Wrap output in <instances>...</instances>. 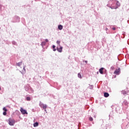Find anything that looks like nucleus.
<instances>
[{
    "label": "nucleus",
    "mask_w": 129,
    "mask_h": 129,
    "mask_svg": "<svg viewBox=\"0 0 129 129\" xmlns=\"http://www.w3.org/2000/svg\"><path fill=\"white\" fill-rule=\"evenodd\" d=\"M120 6V4L118 1L115 0H110L108 2V4L107 5V7L110 8V9H116L118 7Z\"/></svg>",
    "instance_id": "f257e3e1"
},
{
    "label": "nucleus",
    "mask_w": 129,
    "mask_h": 129,
    "mask_svg": "<svg viewBox=\"0 0 129 129\" xmlns=\"http://www.w3.org/2000/svg\"><path fill=\"white\" fill-rule=\"evenodd\" d=\"M25 89L26 91H27V92H29V93H33V92H34V90L31 88L30 85H26L25 86Z\"/></svg>",
    "instance_id": "f03ea898"
},
{
    "label": "nucleus",
    "mask_w": 129,
    "mask_h": 129,
    "mask_svg": "<svg viewBox=\"0 0 129 129\" xmlns=\"http://www.w3.org/2000/svg\"><path fill=\"white\" fill-rule=\"evenodd\" d=\"M39 106L41 108L44 109L45 111H47V104H45L41 102L39 103Z\"/></svg>",
    "instance_id": "7ed1b4c3"
},
{
    "label": "nucleus",
    "mask_w": 129,
    "mask_h": 129,
    "mask_svg": "<svg viewBox=\"0 0 129 129\" xmlns=\"http://www.w3.org/2000/svg\"><path fill=\"white\" fill-rule=\"evenodd\" d=\"M48 42H49V40H48V39H46L45 41H42L41 42V46H42V48H44V46L47 45V43H48Z\"/></svg>",
    "instance_id": "20e7f679"
},
{
    "label": "nucleus",
    "mask_w": 129,
    "mask_h": 129,
    "mask_svg": "<svg viewBox=\"0 0 129 129\" xmlns=\"http://www.w3.org/2000/svg\"><path fill=\"white\" fill-rule=\"evenodd\" d=\"M16 121L15 120V119H10L9 120V124H10V125H14Z\"/></svg>",
    "instance_id": "39448f33"
},
{
    "label": "nucleus",
    "mask_w": 129,
    "mask_h": 129,
    "mask_svg": "<svg viewBox=\"0 0 129 129\" xmlns=\"http://www.w3.org/2000/svg\"><path fill=\"white\" fill-rule=\"evenodd\" d=\"M20 111H21L22 114H28V112H27V111L26 110L24 109V108H23V107H21Z\"/></svg>",
    "instance_id": "423d86ee"
},
{
    "label": "nucleus",
    "mask_w": 129,
    "mask_h": 129,
    "mask_svg": "<svg viewBox=\"0 0 129 129\" xmlns=\"http://www.w3.org/2000/svg\"><path fill=\"white\" fill-rule=\"evenodd\" d=\"M114 73L116 75H119L120 74V68H118V69H116Z\"/></svg>",
    "instance_id": "0eeeda50"
},
{
    "label": "nucleus",
    "mask_w": 129,
    "mask_h": 129,
    "mask_svg": "<svg viewBox=\"0 0 129 129\" xmlns=\"http://www.w3.org/2000/svg\"><path fill=\"white\" fill-rule=\"evenodd\" d=\"M14 21H13V23H18L20 22V17L18 16H15L14 18Z\"/></svg>",
    "instance_id": "6e6552de"
},
{
    "label": "nucleus",
    "mask_w": 129,
    "mask_h": 129,
    "mask_svg": "<svg viewBox=\"0 0 129 129\" xmlns=\"http://www.w3.org/2000/svg\"><path fill=\"white\" fill-rule=\"evenodd\" d=\"M63 49V47L61 46V45H58L57 47V50L58 52L59 53H61Z\"/></svg>",
    "instance_id": "1a4fd4ad"
},
{
    "label": "nucleus",
    "mask_w": 129,
    "mask_h": 129,
    "mask_svg": "<svg viewBox=\"0 0 129 129\" xmlns=\"http://www.w3.org/2000/svg\"><path fill=\"white\" fill-rule=\"evenodd\" d=\"M26 66H24L23 67V70L24 71H20V73L22 74V75H24V74H25V73H26Z\"/></svg>",
    "instance_id": "9d476101"
},
{
    "label": "nucleus",
    "mask_w": 129,
    "mask_h": 129,
    "mask_svg": "<svg viewBox=\"0 0 129 129\" xmlns=\"http://www.w3.org/2000/svg\"><path fill=\"white\" fill-rule=\"evenodd\" d=\"M121 94H123V95H126V94H127V92H126L124 90L121 91Z\"/></svg>",
    "instance_id": "9b49d317"
},
{
    "label": "nucleus",
    "mask_w": 129,
    "mask_h": 129,
    "mask_svg": "<svg viewBox=\"0 0 129 129\" xmlns=\"http://www.w3.org/2000/svg\"><path fill=\"white\" fill-rule=\"evenodd\" d=\"M23 64V62H19L16 63L17 66H18V67H21V65H22Z\"/></svg>",
    "instance_id": "f8f14e48"
},
{
    "label": "nucleus",
    "mask_w": 129,
    "mask_h": 129,
    "mask_svg": "<svg viewBox=\"0 0 129 129\" xmlns=\"http://www.w3.org/2000/svg\"><path fill=\"white\" fill-rule=\"evenodd\" d=\"M103 68H101V69H99V72L100 74H103Z\"/></svg>",
    "instance_id": "ddd939ff"
},
{
    "label": "nucleus",
    "mask_w": 129,
    "mask_h": 129,
    "mask_svg": "<svg viewBox=\"0 0 129 129\" xmlns=\"http://www.w3.org/2000/svg\"><path fill=\"white\" fill-rule=\"evenodd\" d=\"M38 125H39V123L38 122H36L33 124V126H34V127H37V126H38Z\"/></svg>",
    "instance_id": "4468645a"
},
{
    "label": "nucleus",
    "mask_w": 129,
    "mask_h": 129,
    "mask_svg": "<svg viewBox=\"0 0 129 129\" xmlns=\"http://www.w3.org/2000/svg\"><path fill=\"white\" fill-rule=\"evenodd\" d=\"M104 97H108V96H109V94H108V93H104Z\"/></svg>",
    "instance_id": "2eb2a0df"
},
{
    "label": "nucleus",
    "mask_w": 129,
    "mask_h": 129,
    "mask_svg": "<svg viewBox=\"0 0 129 129\" xmlns=\"http://www.w3.org/2000/svg\"><path fill=\"white\" fill-rule=\"evenodd\" d=\"M58 30H62L63 29V26L61 25H58Z\"/></svg>",
    "instance_id": "dca6fc26"
},
{
    "label": "nucleus",
    "mask_w": 129,
    "mask_h": 129,
    "mask_svg": "<svg viewBox=\"0 0 129 129\" xmlns=\"http://www.w3.org/2000/svg\"><path fill=\"white\" fill-rule=\"evenodd\" d=\"M78 77L79 78H80V79H81L82 78V77L81 74L80 73H79L78 74Z\"/></svg>",
    "instance_id": "f3484780"
},
{
    "label": "nucleus",
    "mask_w": 129,
    "mask_h": 129,
    "mask_svg": "<svg viewBox=\"0 0 129 129\" xmlns=\"http://www.w3.org/2000/svg\"><path fill=\"white\" fill-rule=\"evenodd\" d=\"M89 120H90V121H93V118H92L91 116H90L89 117Z\"/></svg>",
    "instance_id": "a211bd4d"
},
{
    "label": "nucleus",
    "mask_w": 129,
    "mask_h": 129,
    "mask_svg": "<svg viewBox=\"0 0 129 129\" xmlns=\"http://www.w3.org/2000/svg\"><path fill=\"white\" fill-rule=\"evenodd\" d=\"M26 100H27V101H31V97H26Z\"/></svg>",
    "instance_id": "6ab92c4d"
},
{
    "label": "nucleus",
    "mask_w": 129,
    "mask_h": 129,
    "mask_svg": "<svg viewBox=\"0 0 129 129\" xmlns=\"http://www.w3.org/2000/svg\"><path fill=\"white\" fill-rule=\"evenodd\" d=\"M61 43V41H59V40H57V41H56V44H57V45H58V46H60V43Z\"/></svg>",
    "instance_id": "aec40b11"
},
{
    "label": "nucleus",
    "mask_w": 129,
    "mask_h": 129,
    "mask_svg": "<svg viewBox=\"0 0 129 129\" xmlns=\"http://www.w3.org/2000/svg\"><path fill=\"white\" fill-rule=\"evenodd\" d=\"M56 46L55 45H53L52 46V49H53V51H54V52H55V51H56Z\"/></svg>",
    "instance_id": "412c9836"
},
{
    "label": "nucleus",
    "mask_w": 129,
    "mask_h": 129,
    "mask_svg": "<svg viewBox=\"0 0 129 129\" xmlns=\"http://www.w3.org/2000/svg\"><path fill=\"white\" fill-rule=\"evenodd\" d=\"M93 85H90V86H89V88L90 89H93Z\"/></svg>",
    "instance_id": "4be33fe9"
},
{
    "label": "nucleus",
    "mask_w": 129,
    "mask_h": 129,
    "mask_svg": "<svg viewBox=\"0 0 129 129\" xmlns=\"http://www.w3.org/2000/svg\"><path fill=\"white\" fill-rule=\"evenodd\" d=\"M13 45H17V42L15 41H12Z\"/></svg>",
    "instance_id": "5701e85b"
},
{
    "label": "nucleus",
    "mask_w": 129,
    "mask_h": 129,
    "mask_svg": "<svg viewBox=\"0 0 129 129\" xmlns=\"http://www.w3.org/2000/svg\"><path fill=\"white\" fill-rule=\"evenodd\" d=\"M3 110H4V111H5V112L8 111V109H7V108H6V107H4V108H3Z\"/></svg>",
    "instance_id": "b1692460"
},
{
    "label": "nucleus",
    "mask_w": 129,
    "mask_h": 129,
    "mask_svg": "<svg viewBox=\"0 0 129 129\" xmlns=\"http://www.w3.org/2000/svg\"><path fill=\"white\" fill-rule=\"evenodd\" d=\"M3 115H7V112L4 111V112H3Z\"/></svg>",
    "instance_id": "393cba45"
},
{
    "label": "nucleus",
    "mask_w": 129,
    "mask_h": 129,
    "mask_svg": "<svg viewBox=\"0 0 129 129\" xmlns=\"http://www.w3.org/2000/svg\"><path fill=\"white\" fill-rule=\"evenodd\" d=\"M112 29L113 31H115L116 28H115V27H113V28H112Z\"/></svg>",
    "instance_id": "a878e982"
},
{
    "label": "nucleus",
    "mask_w": 129,
    "mask_h": 129,
    "mask_svg": "<svg viewBox=\"0 0 129 129\" xmlns=\"http://www.w3.org/2000/svg\"><path fill=\"white\" fill-rule=\"evenodd\" d=\"M2 7H3L1 5H0V11H2Z\"/></svg>",
    "instance_id": "bb28decb"
},
{
    "label": "nucleus",
    "mask_w": 129,
    "mask_h": 129,
    "mask_svg": "<svg viewBox=\"0 0 129 129\" xmlns=\"http://www.w3.org/2000/svg\"><path fill=\"white\" fill-rule=\"evenodd\" d=\"M107 30H108V29H107V28H106V31H107Z\"/></svg>",
    "instance_id": "cd10ccee"
},
{
    "label": "nucleus",
    "mask_w": 129,
    "mask_h": 129,
    "mask_svg": "<svg viewBox=\"0 0 129 129\" xmlns=\"http://www.w3.org/2000/svg\"><path fill=\"white\" fill-rule=\"evenodd\" d=\"M85 62V63H87V60H86Z\"/></svg>",
    "instance_id": "c85d7f7f"
},
{
    "label": "nucleus",
    "mask_w": 129,
    "mask_h": 129,
    "mask_svg": "<svg viewBox=\"0 0 129 129\" xmlns=\"http://www.w3.org/2000/svg\"><path fill=\"white\" fill-rule=\"evenodd\" d=\"M1 87H0V90H1Z\"/></svg>",
    "instance_id": "c756f323"
}]
</instances>
